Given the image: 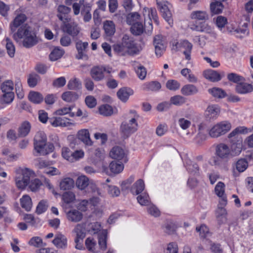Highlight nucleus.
Returning <instances> with one entry per match:
<instances>
[{
    "label": "nucleus",
    "instance_id": "0eeeda50",
    "mask_svg": "<svg viewBox=\"0 0 253 253\" xmlns=\"http://www.w3.org/2000/svg\"><path fill=\"white\" fill-rule=\"evenodd\" d=\"M112 69L104 66H93L90 71V75L95 81L99 82L103 80L105 77L106 73L111 72Z\"/></svg>",
    "mask_w": 253,
    "mask_h": 253
},
{
    "label": "nucleus",
    "instance_id": "7c9ffc66",
    "mask_svg": "<svg viewBox=\"0 0 253 253\" xmlns=\"http://www.w3.org/2000/svg\"><path fill=\"white\" fill-rule=\"evenodd\" d=\"M144 187L143 180L139 179L133 185L131 188V191L133 194L137 195L143 191Z\"/></svg>",
    "mask_w": 253,
    "mask_h": 253
},
{
    "label": "nucleus",
    "instance_id": "c03bdc74",
    "mask_svg": "<svg viewBox=\"0 0 253 253\" xmlns=\"http://www.w3.org/2000/svg\"><path fill=\"white\" fill-rule=\"evenodd\" d=\"M209 92L214 97L218 98H223L227 95L226 92L224 90L218 87H213L212 88L209 89Z\"/></svg>",
    "mask_w": 253,
    "mask_h": 253
},
{
    "label": "nucleus",
    "instance_id": "7ed1b4c3",
    "mask_svg": "<svg viewBox=\"0 0 253 253\" xmlns=\"http://www.w3.org/2000/svg\"><path fill=\"white\" fill-rule=\"evenodd\" d=\"M59 19L62 22V30L64 33H67L72 37H75L80 32V29L77 24L73 22L71 18H67L58 15Z\"/></svg>",
    "mask_w": 253,
    "mask_h": 253
},
{
    "label": "nucleus",
    "instance_id": "f03ea898",
    "mask_svg": "<svg viewBox=\"0 0 253 253\" xmlns=\"http://www.w3.org/2000/svg\"><path fill=\"white\" fill-rule=\"evenodd\" d=\"M115 52L121 56H135L139 54L141 48L137 45L132 37L124 35L121 43L114 44Z\"/></svg>",
    "mask_w": 253,
    "mask_h": 253
},
{
    "label": "nucleus",
    "instance_id": "ea45409f",
    "mask_svg": "<svg viewBox=\"0 0 253 253\" xmlns=\"http://www.w3.org/2000/svg\"><path fill=\"white\" fill-rule=\"evenodd\" d=\"M223 8L222 3L218 1H214L211 3L210 9L211 13L214 14L220 13Z\"/></svg>",
    "mask_w": 253,
    "mask_h": 253
},
{
    "label": "nucleus",
    "instance_id": "37998d69",
    "mask_svg": "<svg viewBox=\"0 0 253 253\" xmlns=\"http://www.w3.org/2000/svg\"><path fill=\"white\" fill-rule=\"evenodd\" d=\"M74 181L71 178H65L63 179L60 183V189L63 190H69L74 186Z\"/></svg>",
    "mask_w": 253,
    "mask_h": 253
},
{
    "label": "nucleus",
    "instance_id": "a19ab883",
    "mask_svg": "<svg viewBox=\"0 0 253 253\" xmlns=\"http://www.w3.org/2000/svg\"><path fill=\"white\" fill-rule=\"evenodd\" d=\"M79 96L77 93L73 91H66L62 95V98L66 102H73L77 100Z\"/></svg>",
    "mask_w": 253,
    "mask_h": 253
},
{
    "label": "nucleus",
    "instance_id": "a18cd8bd",
    "mask_svg": "<svg viewBox=\"0 0 253 253\" xmlns=\"http://www.w3.org/2000/svg\"><path fill=\"white\" fill-rule=\"evenodd\" d=\"M227 211L223 207L218 206L216 210V217L219 223H222L225 220Z\"/></svg>",
    "mask_w": 253,
    "mask_h": 253
},
{
    "label": "nucleus",
    "instance_id": "f704fd0d",
    "mask_svg": "<svg viewBox=\"0 0 253 253\" xmlns=\"http://www.w3.org/2000/svg\"><path fill=\"white\" fill-rule=\"evenodd\" d=\"M29 99L35 104H39L43 100V97L40 92L30 91L28 95Z\"/></svg>",
    "mask_w": 253,
    "mask_h": 253
},
{
    "label": "nucleus",
    "instance_id": "8fccbe9b",
    "mask_svg": "<svg viewBox=\"0 0 253 253\" xmlns=\"http://www.w3.org/2000/svg\"><path fill=\"white\" fill-rule=\"evenodd\" d=\"M13 83L11 80H7L3 82L0 86L3 93L13 92Z\"/></svg>",
    "mask_w": 253,
    "mask_h": 253
},
{
    "label": "nucleus",
    "instance_id": "5fc2aeb1",
    "mask_svg": "<svg viewBox=\"0 0 253 253\" xmlns=\"http://www.w3.org/2000/svg\"><path fill=\"white\" fill-rule=\"evenodd\" d=\"M237 142L236 143H234V140L233 139L231 140L232 142L233 143V144L232 145V149L233 151H235V154L237 155L239 154L241 151H242V139L241 137H238V136H237Z\"/></svg>",
    "mask_w": 253,
    "mask_h": 253
},
{
    "label": "nucleus",
    "instance_id": "39448f33",
    "mask_svg": "<svg viewBox=\"0 0 253 253\" xmlns=\"http://www.w3.org/2000/svg\"><path fill=\"white\" fill-rule=\"evenodd\" d=\"M138 124L134 118H131L128 122L124 121L120 126V133L122 136L126 139L137 129Z\"/></svg>",
    "mask_w": 253,
    "mask_h": 253
},
{
    "label": "nucleus",
    "instance_id": "6ab92c4d",
    "mask_svg": "<svg viewBox=\"0 0 253 253\" xmlns=\"http://www.w3.org/2000/svg\"><path fill=\"white\" fill-rule=\"evenodd\" d=\"M248 24L247 23H244L241 27L237 28H233L230 29L229 27H227V30L230 33L233 34H239V37L241 38L247 36L249 34V31L248 28Z\"/></svg>",
    "mask_w": 253,
    "mask_h": 253
},
{
    "label": "nucleus",
    "instance_id": "49530a36",
    "mask_svg": "<svg viewBox=\"0 0 253 253\" xmlns=\"http://www.w3.org/2000/svg\"><path fill=\"white\" fill-rule=\"evenodd\" d=\"M144 31V27L142 23L136 22L133 24L131 27V33L135 35H141Z\"/></svg>",
    "mask_w": 253,
    "mask_h": 253
},
{
    "label": "nucleus",
    "instance_id": "f257e3e1",
    "mask_svg": "<svg viewBox=\"0 0 253 253\" xmlns=\"http://www.w3.org/2000/svg\"><path fill=\"white\" fill-rule=\"evenodd\" d=\"M13 39L18 42L22 40V44L26 48H31L38 42V38L35 32L28 25L19 27L12 35Z\"/></svg>",
    "mask_w": 253,
    "mask_h": 253
},
{
    "label": "nucleus",
    "instance_id": "e433bc0d",
    "mask_svg": "<svg viewBox=\"0 0 253 253\" xmlns=\"http://www.w3.org/2000/svg\"><path fill=\"white\" fill-rule=\"evenodd\" d=\"M3 42L5 43V47L7 50V53L10 57H13L14 56L15 52V46L12 42L8 38H6Z\"/></svg>",
    "mask_w": 253,
    "mask_h": 253
},
{
    "label": "nucleus",
    "instance_id": "e2e57ef3",
    "mask_svg": "<svg viewBox=\"0 0 253 253\" xmlns=\"http://www.w3.org/2000/svg\"><path fill=\"white\" fill-rule=\"evenodd\" d=\"M75 199V194L71 191L66 192L62 195V200L67 204H69L74 201Z\"/></svg>",
    "mask_w": 253,
    "mask_h": 253
},
{
    "label": "nucleus",
    "instance_id": "4c0bfd02",
    "mask_svg": "<svg viewBox=\"0 0 253 253\" xmlns=\"http://www.w3.org/2000/svg\"><path fill=\"white\" fill-rule=\"evenodd\" d=\"M47 138L45 134L42 131L38 132L34 139V145L37 144H46Z\"/></svg>",
    "mask_w": 253,
    "mask_h": 253
},
{
    "label": "nucleus",
    "instance_id": "412c9836",
    "mask_svg": "<svg viewBox=\"0 0 253 253\" xmlns=\"http://www.w3.org/2000/svg\"><path fill=\"white\" fill-rule=\"evenodd\" d=\"M68 220L73 222H78L82 220L83 218V213L77 210H72L66 213Z\"/></svg>",
    "mask_w": 253,
    "mask_h": 253
},
{
    "label": "nucleus",
    "instance_id": "a211bd4d",
    "mask_svg": "<svg viewBox=\"0 0 253 253\" xmlns=\"http://www.w3.org/2000/svg\"><path fill=\"white\" fill-rule=\"evenodd\" d=\"M88 45L87 42H82L81 41H78L76 43V47L78 51V53L76 55L77 59H81L86 57L85 51Z\"/></svg>",
    "mask_w": 253,
    "mask_h": 253
},
{
    "label": "nucleus",
    "instance_id": "473e14b6",
    "mask_svg": "<svg viewBox=\"0 0 253 253\" xmlns=\"http://www.w3.org/2000/svg\"><path fill=\"white\" fill-rule=\"evenodd\" d=\"M134 68L138 77L140 80H144L147 74L146 68L137 62H136L135 64H134Z\"/></svg>",
    "mask_w": 253,
    "mask_h": 253
},
{
    "label": "nucleus",
    "instance_id": "4d7b16f0",
    "mask_svg": "<svg viewBox=\"0 0 253 253\" xmlns=\"http://www.w3.org/2000/svg\"><path fill=\"white\" fill-rule=\"evenodd\" d=\"M248 167V163L245 159H241L236 163V169L239 172H243Z\"/></svg>",
    "mask_w": 253,
    "mask_h": 253
},
{
    "label": "nucleus",
    "instance_id": "4be33fe9",
    "mask_svg": "<svg viewBox=\"0 0 253 253\" xmlns=\"http://www.w3.org/2000/svg\"><path fill=\"white\" fill-rule=\"evenodd\" d=\"M78 138L85 145L91 146L93 142L91 141L88 129H84L79 131L78 133Z\"/></svg>",
    "mask_w": 253,
    "mask_h": 253
},
{
    "label": "nucleus",
    "instance_id": "1a4fd4ad",
    "mask_svg": "<svg viewBox=\"0 0 253 253\" xmlns=\"http://www.w3.org/2000/svg\"><path fill=\"white\" fill-rule=\"evenodd\" d=\"M26 20L27 17L25 14L23 13L18 14L9 24L10 33L13 35L17 32L19 27L27 25L24 24Z\"/></svg>",
    "mask_w": 253,
    "mask_h": 253
},
{
    "label": "nucleus",
    "instance_id": "f8f14e48",
    "mask_svg": "<svg viewBox=\"0 0 253 253\" xmlns=\"http://www.w3.org/2000/svg\"><path fill=\"white\" fill-rule=\"evenodd\" d=\"M34 149L40 155L44 156L52 152L54 149V146L50 143L46 144H40L34 145Z\"/></svg>",
    "mask_w": 253,
    "mask_h": 253
},
{
    "label": "nucleus",
    "instance_id": "09e8293b",
    "mask_svg": "<svg viewBox=\"0 0 253 253\" xmlns=\"http://www.w3.org/2000/svg\"><path fill=\"white\" fill-rule=\"evenodd\" d=\"M67 86L70 90H78L81 88L82 84L79 79L74 78L69 81Z\"/></svg>",
    "mask_w": 253,
    "mask_h": 253
},
{
    "label": "nucleus",
    "instance_id": "b1692460",
    "mask_svg": "<svg viewBox=\"0 0 253 253\" xmlns=\"http://www.w3.org/2000/svg\"><path fill=\"white\" fill-rule=\"evenodd\" d=\"M236 91L240 94H246L253 91V86L247 83L238 84L236 86Z\"/></svg>",
    "mask_w": 253,
    "mask_h": 253
},
{
    "label": "nucleus",
    "instance_id": "dca6fc26",
    "mask_svg": "<svg viewBox=\"0 0 253 253\" xmlns=\"http://www.w3.org/2000/svg\"><path fill=\"white\" fill-rule=\"evenodd\" d=\"M215 151L217 156L222 159L227 158L230 155L229 147L224 143L218 144L216 146Z\"/></svg>",
    "mask_w": 253,
    "mask_h": 253
},
{
    "label": "nucleus",
    "instance_id": "69168bd1",
    "mask_svg": "<svg viewBox=\"0 0 253 253\" xmlns=\"http://www.w3.org/2000/svg\"><path fill=\"white\" fill-rule=\"evenodd\" d=\"M29 184L30 189L32 191L34 192L39 189L40 186L42 185V183L39 179L36 178L34 180H32Z\"/></svg>",
    "mask_w": 253,
    "mask_h": 253
},
{
    "label": "nucleus",
    "instance_id": "58836bf2",
    "mask_svg": "<svg viewBox=\"0 0 253 253\" xmlns=\"http://www.w3.org/2000/svg\"><path fill=\"white\" fill-rule=\"evenodd\" d=\"M85 244L87 250L92 253H98L96 249V243L93 238L88 237L85 240Z\"/></svg>",
    "mask_w": 253,
    "mask_h": 253
},
{
    "label": "nucleus",
    "instance_id": "2eb2a0df",
    "mask_svg": "<svg viewBox=\"0 0 253 253\" xmlns=\"http://www.w3.org/2000/svg\"><path fill=\"white\" fill-rule=\"evenodd\" d=\"M180 50L183 49V54L186 60L190 61L191 59V51L193 48L192 44L187 40H183L180 42Z\"/></svg>",
    "mask_w": 253,
    "mask_h": 253
},
{
    "label": "nucleus",
    "instance_id": "a878e982",
    "mask_svg": "<svg viewBox=\"0 0 253 253\" xmlns=\"http://www.w3.org/2000/svg\"><path fill=\"white\" fill-rule=\"evenodd\" d=\"M198 92V88L192 84L184 85L181 89V93L186 96L192 95L196 94Z\"/></svg>",
    "mask_w": 253,
    "mask_h": 253
},
{
    "label": "nucleus",
    "instance_id": "6e6552de",
    "mask_svg": "<svg viewBox=\"0 0 253 253\" xmlns=\"http://www.w3.org/2000/svg\"><path fill=\"white\" fill-rule=\"evenodd\" d=\"M153 45L156 55L158 57L162 56L167 46V42L165 38L162 35H156L154 37Z\"/></svg>",
    "mask_w": 253,
    "mask_h": 253
},
{
    "label": "nucleus",
    "instance_id": "de8ad7c7",
    "mask_svg": "<svg viewBox=\"0 0 253 253\" xmlns=\"http://www.w3.org/2000/svg\"><path fill=\"white\" fill-rule=\"evenodd\" d=\"M68 120L67 118L64 117L62 118L61 117L55 118L54 120L50 119V122L51 125L54 126H66L69 122L66 121Z\"/></svg>",
    "mask_w": 253,
    "mask_h": 253
},
{
    "label": "nucleus",
    "instance_id": "f3484780",
    "mask_svg": "<svg viewBox=\"0 0 253 253\" xmlns=\"http://www.w3.org/2000/svg\"><path fill=\"white\" fill-rule=\"evenodd\" d=\"M109 155L112 159L120 160L125 158L124 161L126 162L125 158L126 154L125 151L120 146H117L113 147L110 152Z\"/></svg>",
    "mask_w": 253,
    "mask_h": 253
},
{
    "label": "nucleus",
    "instance_id": "052dcab7",
    "mask_svg": "<svg viewBox=\"0 0 253 253\" xmlns=\"http://www.w3.org/2000/svg\"><path fill=\"white\" fill-rule=\"evenodd\" d=\"M15 90L17 95L19 98H22L24 94L23 90L22 84L19 79H17L15 81Z\"/></svg>",
    "mask_w": 253,
    "mask_h": 253
},
{
    "label": "nucleus",
    "instance_id": "423d86ee",
    "mask_svg": "<svg viewBox=\"0 0 253 253\" xmlns=\"http://www.w3.org/2000/svg\"><path fill=\"white\" fill-rule=\"evenodd\" d=\"M157 4L160 11L162 13V16L165 20L171 25L173 23L172 13L170 8L171 4L167 1L162 0H156Z\"/></svg>",
    "mask_w": 253,
    "mask_h": 253
},
{
    "label": "nucleus",
    "instance_id": "393cba45",
    "mask_svg": "<svg viewBox=\"0 0 253 253\" xmlns=\"http://www.w3.org/2000/svg\"><path fill=\"white\" fill-rule=\"evenodd\" d=\"M52 243L58 248H65L67 246V238L64 235L59 233L56 235Z\"/></svg>",
    "mask_w": 253,
    "mask_h": 253
},
{
    "label": "nucleus",
    "instance_id": "5701e85b",
    "mask_svg": "<svg viewBox=\"0 0 253 253\" xmlns=\"http://www.w3.org/2000/svg\"><path fill=\"white\" fill-rule=\"evenodd\" d=\"M190 17L193 20L206 21L209 19V16L206 11L195 10L191 12Z\"/></svg>",
    "mask_w": 253,
    "mask_h": 253
},
{
    "label": "nucleus",
    "instance_id": "72a5a7b5",
    "mask_svg": "<svg viewBox=\"0 0 253 253\" xmlns=\"http://www.w3.org/2000/svg\"><path fill=\"white\" fill-rule=\"evenodd\" d=\"M64 51L59 47H55L49 54V59L54 61L60 58L64 54Z\"/></svg>",
    "mask_w": 253,
    "mask_h": 253
},
{
    "label": "nucleus",
    "instance_id": "680f3d73",
    "mask_svg": "<svg viewBox=\"0 0 253 253\" xmlns=\"http://www.w3.org/2000/svg\"><path fill=\"white\" fill-rule=\"evenodd\" d=\"M146 87L148 90L156 91L161 88L160 83L157 81H152L145 84Z\"/></svg>",
    "mask_w": 253,
    "mask_h": 253
},
{
    "label": "nucleus",
    "instance_id": "aec40b11",
    "mask_svg": "<svg viewBox=\"0 0 253 253\" xmlns=\"http://www.w3.org/2000/svg\"><path fill=\"white\" fill-rule=\"evenodd\" d=\"M133 94V90L130 88L126 87L120 88L117 93L118 98L124 102H126L129 96Z\"/></svg>",
    "mask_w": 253,
    "mask_h": 253
},
{
    "label": "nucleus",
    "instance_id": "20e7f679",
    "mask_svg": "<svg viewBox=\"0 0 253 253\" xmlns=\"http://www.w3.org/2000/svg\"><path fill=\"white\" fill-rule=\"evenodd\" d=\"M35 176L34 172L28 168L21 170V175L15 178V183L17 187L20 189H24L30 183L31 178Z\"/></svg>",
    "mask_w": 253,
    "mask_h": 253
},
{
    "label": "nucleus",
    "instance_id": "9d476101",
    "mask_svg": "<svg viewBox=\"0 0 253 253\" xmlns=\"http://www.w3.org/2000/svg\"><path fill=\"white\" fill-rule=\"evenodd\" d=\"M109 167V169L103 164L102 166V171L109 175L120 173L124 168L122 163L116 161H112L110 164Z\"/></svg>",
    "mask_w": 253,
    "mask_h": 253
},
{
    "label": "nucleus",
    "instance_id": "cd10ccee",
    "mask_svg": "<svg viewBox=\"0 0 253 253\" xmlns=\"http://www.w3.org/2000/svg\"><path fill=\"white\" fill-rule=\"evenodd\" d=\"M31 128V124L29 122L24 121L23 122L18 128V136L23 137L27 136L29 134Z\"/></svg>",
    "mask_w": 253,
    "mask_h": 253
},
{
    "label": "nucleus",
    "instance_id": "c9c22d12",
    "mask_svg": "<svg viewBox=\"0 0 253 253\" xmlns=\"http://www.w3.org/2000/svg\"><path fill=\"white\" fill-rule=\"evenodd\" d=\"M89 184V179L84 175L79 176L76 182V186L81 190L84 189Z\"/></svg>",
    "mask_w": 253,
    "mask_h": 253
},
{
    "label": "nucleus",
    "instance_id": "338daca9",
    "mask_svg": "<svg viewBox=\"0 0 253 253\" xmlns=\"http://www.w3.org/2000/svg\"><path fill=\"white\" fill-rule=\"evenodd\" d=\"M227 23V19L226 17L218 16L216 18V25L217 27L221 30L224 27L225 25Z\"/></svg>",
    "mask_w": 253,
    "mask_h": 253
},
{
    "label": "nucleus",
    "instance_id": "13d9d810",
    "mask_svg": "<svg viewBox=\"0 0 253 253\" xmlns=\"http://www.w3.org/2000/svg\"><path fill=\"white\" fill-rule=\"evenodd\" d=\"M47 201L46 200H42L39 203L37 207L36 212L39 214H41L47 210Z\"/></svg>",
    "mask_w": 253,
    "mask_h": 253
},
{
    "label": "nucleus",
    "instance_id": "bf43d9fd",
    "mask_svg": "<svg viewBox=\"0 0 253 253\" xmlns=\"http://www.w3.org/2000/svg\"><path fill=\"white\" fill-rule=\"evenodd\" d=\"M185 101L186 99L181 95H175L170 98L171 103L177 106L182 105Z\"/></svg>",
    "mask_w": 253,
    "mask_h": 253
},
{
    "label": "nucleus",
    "instance_id": "79ce46f5",
    "mask_svg": "<svg viewBox=\"0 0 253 253\" xmlns=\"http://www.w3.org/2000/svg\"><path fill=\"white\" fill-rule=\"evenodd\" d=\"M20 203L23 208L27 211H30L32 206V202L31 198L28 195H24L20 199Z\"/></svg>",
    "mask_w": 253,
    "mask_h": 253
},
{
    "label": "nucleus",
    "instance_id": "9b49d317",
    "mask_svg": "<svg viewBox=\"0 0 253 253\" xmlns=\"http://www.w3.org/2000/svg\"><path fill=\"white\" fill-rule=\"evenodd\" d=\"M73 232L76 234L75 242L76 243V248L81 249L82 247V243L85 237V232L84 225L82 224H78L73 230Z\"/></svg>",
    "mask_w": 253,
    "mask_h": 253
},
{
    "label": "nucleus",
    "instance_id": "3c124183",
    "mask_svg": "<svg viewBox=\"0 0 253 253\" xmlns=\"http://www.w3.org/2000/svg\"><path fill=\"white\" fill-rule=\"evenodd\" d=\"M90 10L91 7L89 6L84 5L82 8L81 14L83 16L84 21L85 22H89L91 19Z\"/></svg>",
    "mask_w": 253,
    "mask_h": 253
},
{
    "label": "nucleus",
    "instance_id": "2f4dec72",
    "mask_svg": "<svg viewBox=\"0 0 253 253\" xmlns=\"http://www.w3.org/2000/svg\"><path fill=\"white\" fill-rule=\"evenodd\" d=\"M98 238L100 248L103 251L105 250L107 248V232L103 230L98 233Z\"/></svg>",
    "mask_w": 253,
    "mask_h": 253
},
{
    "label": "nucleus",
    "instance_id": "bb28decb",
    "mask_svg": "<svg viewBox=\"0 0 253 253\" xmlns=\"http://www.w3.org/2000/svg\"><path fill=\"white\" fill-rule=\"evenodd\" d=\"M204 77L211 82H217L221 80L220 75L212 70H207L203 72Z\"/></svg>",
    "mask_w": 253,
    "mask_h": 253
},
{
    "label": "nucleus",
    "instance_id": "c85d7f7f",
    "mask_svg": "<svg viewBox=\"0 0 253 253\" xmlns=\"http://www.w3.org/2000/svg\"><path fill=\"white\" fill-rule=\"evenodd\" d=\"M103 29L107 36H113L116 31L115 25L112 21L106 20L104 22Z\"/></svg>",
    "mask_w": 253,
    "mask_h": 253
},
{
    "label": "nucleus",
    "instance_id": "4468645a",
    "mask_svg": "<svg viewBox=\"0 0 253 253\" xmlns=\"http://www.w3.org/2000/svg\"><path fill=\"white\" fill-rule=\"evenodd\" d=\"M224 184L223 182H218L215 187V193L220 198L219 205L221 206H225L227 204L226 197L224 194Z\"/></svg>",
    "mask_w": 253,
    "mask_h": 253
},
{
    "label": "nucleus",
    "instance_id": "ddd939ff",
    "mask_svg": "<svg viewBox=\"0 0 253 253\" xmlns=\"http://www.w3.org/2000/svg\"><path fill=\"white\" fill-rule=\"evenodd\" d=\"M143 13L144 16L146 14L148 15L149 18L148 24L150 26V30L151 31L152 30V26L150 21L151 22L152 20H153L157 25H158L159 23L157 11L155 8L144 7L143 10Z\"/></svg>",
    "mask_w": 253,
    "mask_h": 253
},
{
    "label": "nucleus",
    "instance_id": "0e129e2a",
    "mask_svg": "<svg viewBox=\"0 0 253 253\" xmlns=\"http://www.w3.org/2000/svg\"><path fill=\"white\" fill-rule=\"evenodd\" d=\"M166 86L169 90H176L179 88L180 84L176 80H170L167 82Z\"/></svg>",
    "mask_w": 253,
    "mask_h": 253
},
{
    "label": "nucleus",
    "instance_id": "864d4df0",
    "mask_svg": "<svg viewBox=\"0 0 253 253\" xmlns=\"http://www.w3.org/2000/svg\"><path fill=\"white\" fill-rule=\"evenodd\" d=\"M71 9L70 7H68L64 5H60L57 8L58 14L57 15L58 18V15H60L62 17H65L67 18H70L67 14L70 12Z\"/></svg>",
    "mask_w": 253,
    "mask_h": 253
},
{
    "label": "nucleus",
    "instance_id": "6e6d98bb",
    "mask_svg": "<svg viewBox=\"0 0 253 253\" xmlns=\"http://www.w3.org/2000/svg\"><path fill=\"white\" fill-rule=\"evenodd\" d=\"M40 81V77L36 74H30L28 79V84L31 87H35Z\"/></svg>",
    "mask_w": 253,
    "mask_h": 253
},
{
    "label": "nucleus",
    "instance_id": "c756f323",
    "mask_svg": "<svg viewBox=\"0 0 253 253\" xmlns=\"http://www.w3.org/2000/svg\"><path fill=\"white\" fill-rule=\"evenodd\" d=\"M215 126L221 135L226 133L231 128V124L227 121H222L215 125Z\"/></svg>",
    "mask_w": 253,
    "mask_h": 253
},
{
    "label": "nucleus",
    "instance_id": "603ef678",
    "mask_svg": "<svg viewBox=\"0 0 253 253\" xmlns=\"http://www.w3.org/2000/svg\"><path fill=\"white\" fill-rule=\"evenodd\" d=\"M193 30L198 32L211 33L212 31V28L206 23H202L200 25L194 26L191 28Z\"/></svg>",
    "mask_w": 253,
    "mask_h": 253
},
{
    "label": "nucleus",
    "instance_id": "774afa93",
    "mask_svg": "<svg viewBox=\"0 0 253 253\" xmlns=\"http://www.w3.org/2000/svg\"><path fill=\"white\" fill-rule=\"evenodd\" d=\"M178 246L174 242H171L168 245L166 253H178Z\"/></svg>",
    "mask_w": 253,
    "mask_h": 253
}]
</instances>
